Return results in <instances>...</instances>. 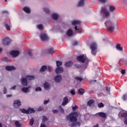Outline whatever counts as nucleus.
Wrapping results in <instances>:
<instances>
[{
  "mask_svg": "<svg viewBox=\"0 0 127 127\" xmlns=\"http://www.w3.org/2000/svg\"><path fill=\"white\" fill-rule=\"evenodd\" d=\"M77 117H78V113L74 112L67 115L66 117V120L74 123V122H77Z\"/></svg>",
  "mask_w": 127,
  "mask_h": 127,
  "instance_id": "f257e3e1",
  "label": "nucleus"
},
{
  "mask_svg": "<svg viewBox=\"0 0 127 127\" xmlns=\"http://www.w3.org/2000/svg\"><path fill=\"white\" fill-rule=\"evenodd\" d=\"M100 14H102V15H103L104 17H105V18H108L111 15V13H110V11L108 10V9H107L106 7H103L101 8Z\"/></svg>",
  "mask_w": 127,
  "mask_h": 127,
  "instance_id": "f03ea898",
  "label": "nucleus"
},
{
  "mask_svg": "<svg viewBox=\"0 0 127 127\" xmlns=\"http://www.w3.org/2000/svg\"><path fill=\"white\" fill-rule=\"evenodd\" d=\"M90 48L91 50V53L93 55H96L97 54V46L96 43H92L90 45Z\"/></svg>",
  "mask_w": 127,
  "mask_h": 127,
  "instance_id": "7ed1b4c3",
  "label": "nucleus"
},
{
  "mask_svg": "<svg viewBox=\"0 0 127 127\" xmlns=\"http://www.w3.org/2000/svg\"><path fill=\"white\" fill-rule=\"evenodd\" d=\"M86 59H87L86 57H84V55H80L77 57V60L79 62H82V63H85Z\"/></svg>",
  "mask_w": 127,
  "mask_h": 127,
  "instance_id": "20e7f679",
  "label": "nucleus"
},
{
  "mask_svg": "<svg viewBox=\"0 0 127 127\" xmlns=\"http://www.w3.org/2000/svg\"><path fill=\"white\" fill-rule=\"evenodd\" d=\"M13 106L16 109H17L21 106V102L19 100H15L13 102Z\"/></svg>",
  "mask_w": 127,
  "mask_h": 127,
  "instance_id": "39448f33",
  "label": "nucleus"
},
{
  "mask_svg": "<svg viewBox=\"0 0 127 127\" xmlns=\"http://www.w3.org/2000/svg\"><path fill=\"white\" fill-rule=\"evenodd\" d=\"M11 43V40L8 38H5L2 40V44L3 45H9Z\"/></svg>",
  "mask_w": 127,
  "mask_h": 127,
  "instance_id": "423d86ee",
  "label": "nucleus"
},
{
  "mask_svg": "<svg viewBox=\"0 0 127 127\" xmlns=\"http://www.w3.org/2000/svg\"><path fill=\"white\" fill-rule=\"evenodd\" d=\"M96 116L98 117H101L103 119H106V118H107V114L104 112H99L96 114Z\"/></svg>",
  "mask_w": 127,
  "mask_h": 127,
  "instance_id": "0eeeda50",
  "label": "nucleus"
},
{
  "mask_svg": "<svg viewBox=\"0 0 127 127\" xmlns=\"http://www.w3.org/2000/svg\"><path fill=\"white\" fill-rule=\"evenodd\" d=\"M40 37L42 41H46V40H48V36L45 34H41Z\"/></svg>",
  "mask_w": 127,
  "mask_h": 127,
  "instance_id": "6e6552de",
  "label": "nucleus"
},
{
  "mask_svg": "<svg viewBox=\"0 0 127 127\" xmlns=\"http://www.w3.org/2000/svg\"><path fill=\"white\" fill-rule=\"evenodd\" d=\"M64 71V68L62 67H58L56 69V73L57 74H60V73H63Z\"/></svg>",
  "mask_w": 127,
  "mask_h": 127,
  "instance_id": "1a4fd4ad",
  "label": "nucleus"
},
{
  "mask_svg": "<svg viewBox=\"0 0 127 127\" xmlns=\"http://www.w3.org/2000/svg\"><path fill=\"white\" fill-rule=\"evenodd\" d=\"M10 54L13 56V57H16L18 55H19V51H12L10 52Z\"/></svg>",
  "mask_w": 127,
  "mask_h": 127,
  "instance_id": "9d476101",
  "label": "nucleus"
},
{
  "mask_svg": "<svg viewBox=\"0 0 127 127\" xmlns=\"http://www.w3.org/2000/svg\"><path fill=\"white\" fill-rule=\"evenodd\" d=\"M62 79V76L61 75H57L55 78V82H56V83H60V82H61Z\"/></svg>",
  "mask_w": 127,
  "mask_h": 127,
  "instance_id": "9b49d317",
  "label": "nucleus"
},
{
  "mask_svg": "<svg viewBox=\"0 0 127 127\" xmlns=\"http://www.w3.org/2000/svg\"><path fill=\"white\" fill-rule=\"evenodd\" d=\"M28 83L27 79L26 78H22L21 79V84L23 86H27Z\"/></svg>",
  "mask_w": 127,
  "mask_h": 127,
  "instance_id": "f8f14e48",
  "label": "nucleus"
},
{
  "mask_svg": "<svg viewBox=\"0 0 127 127\" xmlns=\"http://www.w3.org/2000/svg\"><path fill=\"white\" fill-rule=\"evenodd\" d=\"M68 98L67 97H65L63 99V102L62 104V105L64 106H66L68 104Z\"/></svg>",
  "mask_w": 127,
  "mask_h": 127,
  "instance_id": "ddd939ff",
  "label": "nucleus"
},
{
  "mask_svg": "<svg viewBox=\"0 0 127 127\" xmlns=\"http://www.w3.org/2000/svg\"><path fill=\"white\" fill-rule=\"evenodd\" d=\"M108 31H110V32H114V30H115V26L111 25L108 27L107 28Z\"/></svg>",
  "mask_w": 127,
  "mask_h": 127,
  "instance_id": "4468645a",
  "label": "nucleus"
},
{
  "mask_svg": "<svg viewBox=\"0 0 127 127\" xmlns=\"http://www.w3.org/2000/svg\"><path fill=\"white\" fill-rule=\"evenodd\" d=\"M23 10H24L25 12H26V13H30L31 12V10H30V8L27 6L23 7Z\"/></svg>",
  "mask_w": 127,
  "mask_h": 127,
  "instance_id": "2eb2a0df",
  "label": "nucleus"
},
{
  "mask_svg": "<svg viewBox=\"0 0 127 127\" xmlns=\"http://www.w3.org/2000/svg\"><path fill=\"white\" fill-rule=\"evenodd\" d=\"M5 69L7 71H12V70H15V67L13 66H10L7 65V66H6Z\"/></svg>",
  "mask_w": 127,
  "mask_h": 127,
  "instance_id": "dca6fc26",
  "label": "nucleus"
},
{
  "mask_svg": "<svg viewBox=\"0 0 127 127\" xmlns=\"http://www.w3.org/2000/svg\"><path fill=\"white\" fill-rule=\"evenodd\" d=\"M65 67H70L71 66H73V62L72 61H69L68 62H66L65 64Z\"/></svg>",
  "mask_w": 127,
  "mask_h": 127,
  "instance_id": "f3484780",
  "label": "nucleus"
},
{
  "mask_svg": "<svg viewBox=\"0 0 127 127\" xmlns=\"http://www.w3.org/2000/svg\"><path fill=\"white\" fill-rule=\"evenodd\" d=\"M85 0H80L77 5V6H84L85 4Z\"/></svg>",
  "mask_w": 127,
  "mask_h": 127,
  "instance_id": "a211bd4d",
  "label": "nucleus"
},
{
  "mask_svg": "<svg viewBox=\"0 0 127 127\" xmlns=\"http://www.w3.org/2000/svg\"><path fill=\"white\" fill-rule=\"evenodd\" d=\"M44 87L46 90H48V89H50V85H49V84L47 82H46L44 84Z\"/></svg>",
  "mask_w": 127,
  "mask_h": 127,
  "instance_id": "6ab92c4d",
  "label": "nucleus"
},
{
  "mask_svg": "<svg viewBox=\"0 0 127 127\" xmlns=\"http://www.w3.org/2000/svg\"><path fill=\"white\" fill-rule=\"evenodd\" d=\"M28 114H34L35 113V110L33 108H28Z\"/></svg>",
  "mask_w": 127,
  "mask_h": 127,
  "instance_id": "aec40b11",
  "label": "nucleus"
},
{
  "mask_svg": "<svg viewBox=\"0 0 127 127\" xmlns=\"http://www.w3.org/2000/svg\"><path fill=\"white\" fill-rule=\"evenodd\" d=\"M59 16L58 15V14H57L56 13H54L52 15V18H53V19H54V20H57L58 19Z\"/></svg>",
  "mask_w": 127,
  "mask_h": 127,
  "instance_id": "412c9836",
  "label": "nucleus"
},
{
  "mask_svg": "<svg viewBox=\"0 0 127 127\" xmlns=\"http://www.w3.org/2000/svg\"><path fill=\"white\" fill-rule=\"evenodd\" d=\"M122 99L125 102H127V93H125L122 97Z\"/></svg>",
  "mask_w": 127,
  "mask_h": 127,
  "instance_id": "4be33fe9",
  "label": "nucleus"
},
{
  "mask_svg": "<svg viewBox=\"0 0 127 127\" xmlns=\"http://www.w3.org/2000/svg\"><path fill=\"white\" fill-rule=\"evenodd\" d=\"M72 25H76V24H79L80 25L81 24V21L79 20L72 21Z\"/></svg>",
  "mask_w": 127,
  "mask_h": 127,
  "instance_id": "5701e85b",
  "label": "nucleus"
},
{
  "mask_svg": "<svg viewBox=\"0 0 127 127\" xmlns=\"http://www.w3.org/2000/svg\"><path fill=\"white\" fill-rule=\"evenodd\" d=\"M116 49L119 51H123V47H121V45L118 44L116 46Z\"/></svg>",
  "mask_w": 127,
  "mask_h": 127,
  "instance_id": "b1692460",
  "label": "nucleus"
},
{
  "mask_svg": "<svg viewBox=\"0 0 127 127\" xmlns=\"http://www.w3.org/2000/svg\"><path fill=\"white\" fill-rule=\"evenodd\" d=\"M109 10L111 12L115 11L116 10V7L114 6L113 5H110L109 6Z\"/></svg>",
  "mask_w": 127,
  "mask_h": 127,
  "instance_id": "393cba45",
  "label": "nucleus"
},
{
  "mask_svg": "<svg viewBox=\"0 0 127 127\" xmlns=\"http://www.w3.org/2000/svg\"><path fill=\"white\" fill-rule=\"evenodd\" d=\"M67 35L68 36H72V35H73V31L71 29H69L67 32Z\"/></svg>",
  "mask_w": 127,
  "mask_h": 127,
  "instance_id": "a878e982",
  "label": "nucleus"
},
{
  "mask_svg": "<svg viewBox=\"0 0 127 127\" xmlns=\"http://www.w3.org/2000/svg\"><path fill=\"white\" fill-rule=\"evenodd\" d=\"M47 66L46 65H43L40 69V72H44L45 70H47Z\"/></svg>",
  "mask_w": 127,
  "mask_h": 127,
  "instance_id": "bb28decb",
  "label": "nucleus"
},
{
  "mask_svg": "<svg viewBox=\"0 0 127 127\" xmlns=\"http://www.w3.org/2000/svg\"><path fill=\"white\" fill-rule=\"evenodd\" d=\"M78 92L79 95H83L84 93H85V90L83 88H80L78 90Z\"/></svg>",
  "mask_w": 127,
  "mask_h": 127,
  "instance_id": "cd10ccee",
  "label": "nucleus"
},
{
  "mask_svg": "<svg viewBox=\"0 0 127 127\" xmlns=\"http://www.w3.org/2000/svg\"><path fill=\"white\" fill-rule=\"evenodd\" d=\"M26 79L27 80H34L35 79V77H34V76L33 75H31V76H29V75H28L26 76Z\"/></svg>",
  "mask_w": 127,
  "mask_h": 127,
  "instance_id": "c85d7f7f",
  "label": "nucleus"
},
{
  "mask_svg": "<svg viewBox=\"0 0 127 127\" xmlns=\"http://www.w3.org/2000/svg\"><path fill=\"white\" fill-rule=\"evenodd\" d=\"M22 91L24 92V93H27L28 91H29V87H23L22 88Z\"/></svg>",
  "mask_w": 127,
  "mask_h": 127,
  "instance_id": "c756f323",
  "label": "nucleus"
},
{
  "mask_svg": "<svg viewBox=\"0 0 127 127\" xmlns=\"http://www.w3.org/2000/svg\"><path fill=\"white\" fill-rule=\"evenodd\" d=\"M93 103H94V100H89L87 102V106H89V107H91V106H92V105H93Z\"/></svg>",
  "mask_w": 127,
  "mask_h": 127,
  "instance_id": "7c9ffc66",
  "label": "nucleus"
},
{
  "mask_svg": "<svg viewBox=\"0 0 127 127\" xmlns=\"http://www.w3.org/2000/svg\"><path fill=\"white\" fill-rule=\"evenodd\" d=\"M56 64H57V66L58 67H60V66H62L63 64L61 61H57Z\"/></svg>",
  "mask_w": 127,
  "mask_h": 127,
  "instance_id": "2f4dec72",
  "label": "nucleus"
},
{
  "mask_svg": "<svg viewBox=\"0 0 127 127\" xmlns=\"http://www.w3.org/2000/svg\"><path fill=\"white\" fill-rule=\"evenodd\" d=\"M20 111H21L22 113H23V114H28V109L26 110L24 109H20Z\"/></svg>",
  "mask_w": 127,
  "mask_h": 127,
  "instance_id": "473e14b6",
  "label": "nucleus"
},
{
  "mask_svg": "<svg viewBox=\"0 0 127 127\" xmlns=\"http://www.w3.org/2000/svg\"><path fill=\"white\" fill-rule=\"evenodd\" d=\"M105 89H106V90L107 91V93H108V94L109 95L111 94V87H109L108 86H106L105 87Z\"/></svg>",
  "mask_w": 127,
  "mask_h": 127,
  "instance_id": "72a5a7b5",
  "label": "nucleus"
},
{
  "mask_svg": "<svg viewBox=\"0 0 127 127\" xmlns=\"http://www.w3.org/2000/svg\"><path fill=\"white\" fill-rule=\"evenodd\" d=\"M105 24L106 26H107V25H113V23H112V22L111 21H107L105 22Z\"/></svg>",
  "mask_w": 127,
  "mask_h": 127,
  "instance_id": "f704fd0d",
  "label": "nucleus"
},
{
  "mask_svg": "<svg viewBox=\"0 0 127 127\" xmlns=\"http://www.w3.org/2000/svg\"><path fill=\"white\" fill-rule=\"evenodd\" d=\"M48 51L50 54H53V53L55 52V51L53 48H50V49H49Z\"/></svg>",
  "mask_w": 127,
  "mask_h": 127,
  "instance_id": "c9c22d12",
  "label": "nucleus"
},
{
  "mask_svg": "<svg viewBox=\"0 0 127 127\" xmlns=\"http://www.w3.org/2000/svg\"><path fill=\"white\" fill-rule=\"evenodd\" d=\"M75 79L76 80V81H79V82H82V81H83V78H82V77L75 76Z\"/></svg>",
  "mask_w": 127,
  "mask_h": 127,
  "instance_id": "e433bc0d",
  "label": "nucleus"
},
{
  "mask_svg": "<svg viewBox=\"0 0 127 127\" xmlns=\"http://www.w3.org/2000/svg\"><path fill=\"white\" fill-rule=\"evenodd\" d=\"M122 118H127V113H123L121 114Z\"/></svg>",
  "mask_w": 127,
  "mask_h": 127,
  "instance_id": "4c0bfd02",
  "label": "nucleus"
},
{
  "mask_svg": "<svg viewBox=\"0 0 127 127\" xmlns=\"http://www.w3.org/2000/svg\"><path fill=\"white\" fill-rule=\"evenodd\" d=\"M46 121H48V118H47V117H46V116H43L42 117V122H43L44 123V122H46Z\"/></svg>",
  "mask_w": 127,
  "mask_h": 127,
  "instance_id": "58836bf2",
  "label": "nucleus"
},
{
  "mask_svg": "<svg viewBox=\"0 0 127 127\" xmlns=\"http://www.w3.org/2000/svg\"><path fill=\"white\" fill-rule=\"evenodd\" d=\"M33 124H34V120L33 119V118H32L30 120L29 125L30 126H33Z\"/></svg>",
  "mask_w": 127,
  "mask_h": 127,
  "instance_id": "ea45409f",
  "label": "nucleus"
},
{
  "mask_svg": "<svg viewBox=\"0 0 127 127\" xmlns=\"http://www.w3.org/2000/svg\"><path fill=\"white\" fill-rule=\"evenodd\" d=\"M98 107L99 108H104V107H105V105H104V104H103V103H100L98 104Z\"/></svg>",
  "mask_w": 127,
  "mask_h": 127,
  "instance_id": "a19ab883",
  "label": "nucleus"
},
{
  "mask_svg": "<svg viewBox=\"0 0 127 127\" xmlns=\"http://www.w3.org/2000/svg\"><path fill=\"white\" fill-rule=\"evenodd\" d=\"M59 108L61 113H62V114H64V109H63V107H62L61 106H59Z\"/></svg>",
  "mask_w": 127,
  "mask_h": 127,
  "instance_id": "79ce46f5",
  "label": "nucleus"
},
{
  "mask_svg": "<svg viewBox=\"0 0 127 127\" xmlns=\"http://www.w3.org/2000/svg\"><path fill=\"white\" fill-rule=\"evenodd\" d=\"M43 10L45 12H46V13H50V12L49 9H47V8H44Z\"/></svg>",
  "mask_w": 127,
  "mask_h": 127,
  "instance_id": "37998d69",
  "label": "nucleus"
},
{
  "mask_svg": "<svg viewBox=\"0 0 127 127\" xmlns=\"http://www.w3.org/2000/svg\"><path fill=\"white\" fill-rule=\"evenodd\" d=\"M15 125L17 127H20V124H19V122L18 121H16L15 122Z\"/></svg>",
  "mask_w": 127,
  "mask_h": 127,
  "instance_id": "c03bdc74",
  "label": "nucleus"
},
{
  "mask_svg": "<svg viewBox=\"0 0 127 127\" xmlns=\"http://www.w3.org/2000/svg\"><path fill=\"white\" fill-rule=\"evenodd\" d=\"M38 91H42V89H41L40 87H38L36 88L35 92H38Z\"/></svg>",
  "mask_w": 127,
  "mask_h": 127,
  "instance_id": "a18cd8bd",
  "label": "nucleus"
},
{
  "mask_svg": "<svg viewBox=\"0 0 127 127\" xmlns=\"http://www.w3.org/2000/svg\"><path fill=\"white\" fill-rule=\"evenodd\" d=\"M5 27L6 28V29H7V30H10V27H9V25H8V24H6L5 25Z\"/></svg>",
  "mask_w": 127,
  "mask_h": 127,
  "instance_id": "49530a36",
  "label": "nucleus"
},
{
  "mask_svg": "<svg viewBox=\"0 0 127 127\" xmlns=\"http://www.w3.org/2000/svg\"><path fill=\"white\" fill-rule=\"evenodd\" d=\"M107 0H98V1L99 2H101L102 3H105L107 2Z\"/></svg>",
  "mask_w": 127,
  "mask_h": 127,
  "instance_id": "de8ad7c7",
  "label": "nucleus"
},
{
  "mask_svg": "<svg viewBox=\"0 0 127 127\" xmlns=\"http://www.w3.org/2000/svg\"><path fill=\"white\" fill-rule=\"evenodd\" d=\"M39 29H43V25L40 24L37 26Z\"/></svg>",
  "mask_w": 127,
  "mask_h": 127,
  "instance_id": "09e8293b",
  "label": "nucleus"
},
{
  "mask_svg": "<svg viewBox=\"0 0 127 127\" xmlns=\"http://www.w3.org/2000/svg\"><path fill=\"white\" fill-rule=\"evenodd\" d=\"M77 109H78V106L75 105L74 106L72 107V111H76Z\"/></svg>",
  "mask_w": 127,
  "mask_h": 127,
  "instance_id": "8fccbe9b",
  "label": "nucleus"
},
{
  "mask_svg": "<svg viewBox=\"0 0 127 127\" xmlns=\"http://www.w3.org/2000/svg\"><path fill=\"white\" fill-rule=\"evenodd\" d=\"M43 110H44V108H43V107H39L38 108V112H40L41 111H43Z\"/></svg>",
  "mask_w": 127,
  "mask_h": 127,
  "instance_id": "3c124183",
  "label": "nucleus"
},
{
  "mask_svg": "<svg viewBox=\"0 0 127 127\" xmlns=\"http://www.w3.org/2000/svg\"><path fill=\"white\" fill-rule=\"evenodd\" d=\"M74 66L76 67V68H77V69H80V68H81V65L80 64H75Z\"/></svg>",
  "mask_w": 127,
  "mask_h": 127,
  "instance_id": "603ef678",
  "label": "nucleus"
},
{
  "mask_svg": "<svg viewBox=\"0 0 127 127\" xmlns=\"http://www.w3.org/2000/svg\"><path fill=\"white\" fill-rule=\"evenodd\" d=\"M28 55L30 56L31 57H32V52H31V50H29L28 52Z\"/></svg>",
  "mask_w": 127,
  "mask_h": 127,
  "instance_id": "864d4df0",
  "label": "nucleus"
},
{
  "mask_svg": "<svg viewBox=\"0 0 127 127\" xmlns=\"http://www.w3.org/2000/svg\"><path fill=\"white\" fill-rule=\"evenodd\" d=\"M70 94H71V95H75V94H76V92H75V90L74 89H72L70 91Z\"/></svg>",
  "mask_w": 127,
  "mask_h": 127,
  "instance_id": "5fc2aeb1",
  "label": "nucleus"
},
{
  "mask_svg": "<svg viewBox=\"0 0 127 127\" xmlns=\"http://www.w3.org/2000/svg\"><path fill=\"white\" fill-rule=\"evenodd\" d=\"M76 45H78V42L74 41L72 43V46H76Z\"/></svg>",
  "mask_w": 127,
  "mask_h": 127,
  "instance_id": "6e6d98bb",
  "label": "nucleus"
},
{
  "mask_svg": "<svg viewBox=\"0 0 127 127\" xmlns=\"http://www.w3.org/2000/svg\"><path fill=\"white\" fill-rule=\"evenodd\" d=\"M7 92V90L6 89V87H4L3 89V94H6Z\"/></svg>",
  "mask_w": 127,
  "mask_h": 127,
  "instance_id": "4d7b16f0",
  "label": "nucleus"
},
{
  "mask_svg": "<svg viewBox=\"0 0 127 127\" xmlns=\"http://www.w3.org/2000/svg\"><path fill=\"white\" fill-rule=\"evenodd\" d=\"M48 103H49V100H44V105H47V104Z\"/></svg>",
  "mask_w": 127,
  "mask_h": 127,
  "instance_id": "13d9d810",
  "label": "nucleus"
},
{
  "mask_svg": "<svg viewBox=\"0 0 127 127\" xmlns=\"http://www.w3.org/2000/svg\"><path fill=\"white\" fill-rule=\"evenodd\" d=\"M121 73L122 74V75H125V74H126V70L125 69H122L121 70Z\"/></svg>",
  "mask_w": 127,
  "mask_h": 127,
  "instance_id": "bf43d9fd",
  "label": "nucleus"
},
{
  "mask_svg": "<svg viewBox=\"0 0 127 127\" xmlns=\"http://www.w3.org/2000/svg\"><path fill=\"white\" fill-rule=\"evenodd\" d=\"M6 98H11L12 97V95L7 94L6 95Z\"/></svg>",
  "mask_w": 127,
  "mask_h": 127,
  "instance_id": "052dcab7",
  "label": "nucleus"
},
{
  "mask_svg": "<svg viewBox=\"0 0 127 127\" xmlns=\"http://www.w3.org/2000/svg\"><path fill=\"white\" fill-rule=\"evenodd\" d=\"M53 114H56V113H58V110H53Z\"/></svg>",
  "mask_w": 127,
  "mask_h": 127,
  "instance_id": "680f3d73",
  "label": "nucleus"
},
{
  "mask_svg": "<svg viewBox=\"0 0 127 127\" xmlns=\"http://www.w3.org/2000/svg\"><path fill=\"white\" fill-rule=\"evenodd\" d=\"M3 61H5V62H8L9 60L8 59H3Z\"/></svg>",
  "mask_w": 127,
  "mask_h": 127,
  "instance_id": "e2e57ef3",
  "label": "nucleus"
},
{
  "mask_svg": "<svg viewBox=\"0 0 127 127\" xmlns=\"http://www.w3.org/2000/svg\"><path fill=\"white\" fill-rule=\"evenodd\" d=\"M75 126H76V123H72L71 124V127H75Z\"/></svg>",
  "mask_w": 127,
  "mask_h": 127,
  "instance_id": "0e129e2a",
  "label": "nucleus"
},
{
  "mask_svg": "<svg viewBox=\"0 0 127 127\" xmlns=\"http://www.w3.org/2000/svg\"><path fill=\"white\" fill-rule=\"evenodd\" d=\"M47 69H48L49 72H51V67L48 66V67H47Z\"/></svg>",
  "mask_w": 127,
  "mask_h": 127,
  "instance_id": "69168bd1",
  "label": "nucleus"
},
{
  "mask_svg": "<svg viewBox=\"0 0 127 127\" xmlns=\"http://www.w3.org/2000/svg\"><path fill=\"white\" fill-rule=\"evenodd\" d=\"M41 127H47L44 124H42L41 125Z\"/></svg>",
  "mask_w": 127,
  "mask_h": 127,
  "instance_id": "338daca9",
  "label": "nucleus"
},
{
  "mask_svg": "<svg viewBox=\"0 0 127 127\" xmlns=\"http://www.w3.org/2000/svg\"><path fill=\"white\" fill-rule=\"evenodd\" d=\"M124 124L125 125H127V119L126 118L124 121Z\"/></svg>",
  "mask_w": 127,
  "mask_h": 127,
  "instance_id": "774afa93",
  "label": "nucleus"
}]
</instances>
